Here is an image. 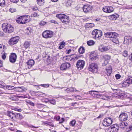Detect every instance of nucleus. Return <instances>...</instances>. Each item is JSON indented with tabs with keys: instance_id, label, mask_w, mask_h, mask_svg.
<instances>
[{
	"instance_id": "0eeeda50",
	"label": "nucleus",
	"mask_w": 132,
	"mask_h": 132,
	"mask_svg": "<svg viewBox=\"0 0 132 132\" xmlns=\"http://www.w3.org/2000/svg\"><path fill=\"white\" fill-rule=\"evenodd\" d=\"M118 35L116 32H113L111 37V40L113 43L117 44L119 43L118 38Z\"/></svg>"
},
{
	"instance_id": "79ce46f5",
	"label": "nucleus",
	"mask_w": 132,
	"mask_h": 132,
	"mask_svg": "<svg viewBox=\"0 0 132 132\" xmlns=\"http://www.w3.org/2000/svg\"><path fill=\"white\" fill-rule=\"evenodd\" d=\"M76 123V121L73 120L71 121L70 123V125L72 126H74Z\"/></svg>"
},
{
	"instance_id": "69168bd1",
	"label": "nucleus",
	"mask_w": 132,
	"mask_h": 132,
	"mask_svg": "<svg viewBox=\"0 0 132 132\" xmlns=\"http://www.w3.org/2000/svg\"><path fill=\"white\" fill-rule=\"evenodd\" d=\"M116 128H111V131H110L111 132V131H112V132H113V131L114 130H116Z\"/></svg>"
},
{
	"instance_id": "423d86ee",
	"label": "nucleus",
	"mask_w": 132,
	"mask_h": 132,
	"mask_svg": "<svg viewBox=\"0 0 132 132\" xmlns=\"http://www.w3.org/2000/svg\"><path fill=\"white\" fill-rule=\"evenodd\" d=\"M53 35V32L50 30L44 31L42 34L43 37L46 39H48L52 38Z\"/></svg>"
},
{
	"instance_id": "09e8293b",
	"label": "nucleus",
	"mask_w": 132,
	"mask_h": 132,
	"mask_svg": "<svg viewBox=\"0 0 132 132\" xmlns=\"http://www.w3.org/2000/svg\"><path fill=\"white\" fill-rule=\"evenodd\" d=\"M123 55L125 57L127 56L128 55L127 52L126 51H124L123 53Z\"/></svg>"
},
{
	"instance_id": "a211bd4d",
	"label": "nucleus",
	"mask_w": 132,
	"mask_h": 132,
	"mask_svg": "<svg viewBox=\"0 0 132 132\" xmlns=\"http://www.w3.org/2000/svg\"><path fill=\"white\" fill-rule=\"evenodd\" d=\"M16 55L15 53H12L10 56V60L11 62H14L16 61Z\"/></svg>"
},
{
	"instance_id": "7ed1b4c3",
	"label": "nucleus",
	"mask_w": 132,
	"mask_h": 132,
	"mask_svg": "<svg viewBox=\"0 0 132 132\" xmlns=\"http://www.w3.org/2000/svg\"><path fill=\"white\" fill-rule=\"evenodd\" d=\"M6 115L9 116L12 119H13L14 117L16 119L19 120H21L23 118V116L20 113H16L14 114L12 112L9 111H7L6 113Z\"/></svg>"
},
{
	"instance_id": "9b49d317",
	"label": "nucleus",
	"mask_w": 132,
	"mask_h": 132,
	"mask_svg": "<svg viewBox=\"0 0 132 132\" xmlns=\"http://www.w3.org/2000/svg\"><path fill=\"white\" fill-rule=\"evenodd\" d=\"M85 64V61L82 60H78L76 64V66L78 69L79 70L82 69Z\"/></svg>"
},
{
	"instance_id": "9d476101",
	"label": "nucleus",
	"mask_w": 132,
	"mask_h": 132,
	"mask_svg": "<svg viewBox=\"0 0 132 132\" xmlns=\"http://www.w3.org/2000/svg\"><path fill=\"white\" fill-rule=\"evenodd\" d=\"M110 49L109 46H104L102 45H100L98 47V50L102 52H104L108 51Z\"/></svg>"
},
{
	"instance_id": "6e6d98bb",
	"label": "nucleus",
	"mask_w": 132,
	"mask_h": 132,
	"mask_svg": "<svg viewBox=\"0 0 132 132\" xmlns=\"http://www.w3.org/2000/svg\"><path fill=\"white\" fill-rule=\"evenodd\" d=\"M10 1L11 2L16 3L18 2L19 0H10Z\"/></svg>"
},
{
	"instance_id": "774afa93",
	"label": "nucleus",
	"mask_w": 132,
	"mask_h": 132,
	"mask_svg": "<svg viewBox=\"0 0 132 132\" xmlns=\"http://www.w3.org/2000/svg\"><path fill=\"white\" fill-rule=\"evenodd\" d=\"M1 82H0V87L1 88H3L4 86V85L1 84Z\"/></svg>"
},
{
	"instance_id": "cd10ccee",
	"label": "nucleus",
	"mask_w": 132,
	"mask_h": 132,
	"mask_svg": "<svg viewBox=\"0 0 132 132\" xmlns=\"http://www.w3.org/2000/svg\"><path fill=\"white\" fill-rule=\"evenodd\" d=\"M113 32H107L104 34L105 36L106 37L111 38V36Z\"/></svg>"
},
{
	"instance_id": "864d4df0",
	"label": "nucleus",
	"mask_w": 132,
	"mask_h": 132,
	"mask_svg": "<svg viewBox=\"0 0 132 132\" xmlns=\"http://www.w3.org/2000/svg\"><path fill=\"white\" fill-rule=\"evenodd\" d=\"M60 117L59 116H58L57 117H54V118L55 119H56V120L57 121L59 120L60 119Z\"/></svg>"
},
{
	"instance_id": "f8f14e48",
	"label": "nucleus",
	"mask_w": 132,
	"mask_h": 132,
	"mask_svg": "<svg viewBox=\"0 0 132 132\" xmlns=\"http://www.w3.org/2000/svg\"><path fill=\"white\" fill-rule=\"evenodd\" d=\"M119 119L121 121H125L128 119V117L126 113H122L119 116Z\"/></svg>"
},
{
	"instance_id": "5701e85b",
	"label": "nucleus",
	"mask_w": 132,
	"mask_h": 132,
	"mask_svg": "<svg viewBox=\"0 0 132 132\" xmlns=\"http://www.w3.org/2000/svg\"><path fill=\"white\" fill-rule=\"evenodd\" d=\"M110 58V56L108 55H105L103 56L104 61H107L108 62H109Z\"/></svg>"
},
{
	"instance_id": "f03ea898",
	"label": "nucleus",
	"mask_w": 132,
	"mask_h": 132,
	"mask_svg": "<svg viewBox=\"0 0 132 132\" xmlns=\"http://www.w3.org/2000/svg\"><path fill=\"white\" fill-rule=\"evenodd\" d=\"M93 37L95 39H99L102 35V31L98 29L94 30L92 32Z\"/></svg>"
},
{
	"instance_id": "4c0bfd02",
	"label": "nucleus",
	"mask_w": 132,
	"mask_h": 132,
	"mask_svg": "<svg viewBox=\"0 0 132 132\" xmlns=\"http://www.w3.org/2000/svg\"><path fill=\"white\" fill-rule=\"evenodd\" d=\"M7 89L9 90H12L14 89V87L10 85H7L6 86Z\"/></svg>"
},
{
	"instance_id": "ddd939ff",
	"label": "nucleus",
	"mask_w": 132,
	"mask_h": 132,
	"mask_svg": "<svg viewBox=\"0 0 132 132\" xmlns=\"http://www.w3.org/2000/svg\"><path fill=\"white\" fill-rule=\"evenodd\" d=\"M92 6L89 5H85L82 7L84 12L85 13H88L91 11L92 9Z\"/></svg>"
},
{
	"instance_id": "1a4fd4ad",
	"label": "nucleus",
	"mask_w": 132,
	"mask_h": 132,
	"mask_svg": "<svg viewBox=\"0 0 132 132\" xmlns=\"http://www.w3.org/2000/svg\"><path fill=\"white\" fill-rule=\"evenodd\" d=\"M88 69L90 71L94 73H96L97 71V65L95 63H92L89 65Z\"/></svg>"
},
{
	"instance_id": "393cba45",
	"label": "nucleus",
	"mask_w": 132,
	"mask_h": 132,
	"mask_svg": "<svg viewBox=\"0 0 132 132\" xmlns=\"http://www.w3.org/2000/svg\"><path fill=\"white\" fill-rule=\"evenodd\" d=\"M75 89L74 88L71 87L70 88H68L67 89L65 90V91L68 93H69V92H74Z\"/></svg>"
},
{
	"instance_id": "2eb2a0df",
	"label": "nucleus",
	"mask_w": 132,
	"mask_h": 132,
	"mask_svg": "<svg viewBox=\"0 0 132 132\" xmlns=\"http://www.w3.org/2000/svg\"><path fill=\"white\" fill-rule=\"evenodd\" d=\"M22 24L27 23L30 21V16L28 15L21 16Z\"/></svg>"
},
{
	"instance_id": "680f3d73",
	"label": "nucleus",
	"mask_w": 132,
	"mask_h": 132,
	"mask_svg": "<svg viewBox=\"0 0 132 132\" xmlns=\"http://www.w3.org/2000/svg\"><path fill=\"white\" fill-rule=\"evenodd\" d=\"M71 49H70L68 50H67L66 51L67 53V54H69L70 52H71Z\"/></svg>"
},
{
	"instance_id": "e433bc0d",
	"label": "nucleus",
	"mask_w": 132,
	"mask_h": 132,
	"mask_svg": "<svg viewBox=\"0 0 132 132\" xmlns=\"http://www.w3.org/2000/svg\"><path fill=\"white\" fill-rule=\"evenodd\" d=\"M1 54H2V59L5 60L6 57V55H7V54L5 52V51L2 52Z\"/></svg>"
},
{
	"instance_id": "c756f323",
	"label": "nucleus",
	"mask_w": 132,
	"mask_h": 132,
	"mask_svg": "<svg viewBox=\"0 0 132 132\" xmlns=\"http://www.w3.org/2000/svg\"><path fill=\"white\" fill-rule=\"evenodd\" d=\"M72 1L71 0H68L66 2V5L67 6H71L72 4Z\"/></svg>"
},
{
	"instance_id": "a878e982",
	"label": "nucleus",
	"mask_w": 132,
	"mask_h": 132,
	"mask_svg": "<svg viewBox=\"0 0 132 132\" xmlns=\"http://www.w3.org/2000/svg\"><path fill=\"white\" fill-rule=\"evenodd\" d=\"M93 94L95 97L99 98L101 96L99 94L98 92V91H95V92H94Z\"/></svg>"
},
{
	"instance_id": "58836bf2",
	"label": "nucleus",
	"mask_w": 132,
	"mask_h": 132,
	"mask_svg": "<svg viewBox=\"0 0 132 132\" xmlns=\"http://www.w3.org/2000/svg\"><path fill=\"white\" fill-rule=\"evenodd\" d=\"M117 16L115 15H112L110 16V18L112 20H116L117 18Z\"/></svg>"
},
{
	"instance_id": "4468645a",
	"label": "nucleus",
	"mask_w": 132,
	"mask_h": 132,
	"mask_svg": "<svg viewBox=\"0 0 132 132\" xmlns=\"http://www.w3.org/2000/svg\"><path fill=\"white\" fill-rule=\"evenodd\" d=\"M70 66V63L66 62L62 64L60 67V69L61 70H65L68 68Z\"/></svg>"
},
{
	"instance_id": "72a5a7b5",
	"label": "nucleus",
	"mask_w": 132,
	"mask_h": 132,
	"mask_svg": "<svg viewBox=\"0 0 132 132\" xmlns=\"http://www.w3.org/2000/svg\"><path fill=\"white\" fill-rule=\"evenodd\" d=\"M94 26V25L93 23H87L86 25V26L87 27L92 28Z\"/></svg>"
},
{
	"instance_id": "dca6fc26",
	"label": "nucleus",
	"mask_w": 132,
	"mask_h": 132,
	"mask_svg": "<svg viewBox=\"0 0 132 132\" xmlns=\"http://www.w3.org/2000/svg\"><path fill=\"white\" fill-rule=\"evenodd\" d=\"M103 10L105 12L110 13L113 11V9L111 6H106L103 8Z\"/></svg>"
},
{
	"instance_id": "c85d7f7f",
	"label": "nucleus",
	"mask_w": 132,
	"mask_h": 132,
	"mask_svg": "<svg viewBox=\"0 0 132 132\" xmlns=\"http://www.w3.org/2000/svg\"><path fill=\"white\" fill-rule=\"evenodd\" d=\"M126 80L130 84H132V77L129 76L127 79Z\"/></svg>"
},
{
	"instance_id": "2f4dec72",
	"label": "nucleus",
	"mask_w": 132,
	"mask_h": 132,
	"mask_svg": "<svg viewBox=\"0 0 132 132\" xmlns=\"http://www.w3.org/2000/svg\"><path fill=\"white\" fill-rule=\"evenodd\" d=\"M9 11L11 13H12L16 11V9L13 7H11L9 9Z\"/></svg>"
},
{
	"instance_id": "603ef678",
	"label": "nucleus",
	"mask_w": 132,
	"mask_h": 132,
	"mask_svg": "<svg viewBox=\"0 0 132 132\" xmlns=\"http://www.w3.org/2000/svg\"><path fill=\"white\" fill-rule=\"evenodd\" d=\"M38 14L36 13H34L33 14H31V17H36L38 16Z\"/></svg>"
},
{
	"instance_id": "8fccbe9b",
	"label": "nucleus",
	"mask_w": 132,
	"mask_h": 132,
	"mask_svg": "<svg viewBox=\"0 0 132 132\" xmlns=\"http://www.w3.org/2000/svg\"><path fill=\"white\" fill-rule=\"evenodd\" d=\"M95 91L93 90H91L87 93V94H90L92 96H94V95L93 94L94 92H95Z\"/></svg>"
},
{
	"instance_id": "e2e57ef3",
	"label": "nucleus",
	"mask_w": 132,
	"mask_h": 132,
	"mask_svg": "<svg viewBox=\"0 0 132 132\" xmlns=\"http://www.w3.org/2000/svg\"><path fill=\"white\" fill-rule=\"evenodd\" d=\"M129 59L130 60L132 61V53L129 56Z\"/></svg>"
},
{
	"instance_id": "412c9836",
	"label": "nucleus",
	"mask_w": 132,
	"mask_h": 132,
	"mask_svg": "<svg viewBox=\"0 0 132 132\" xmlns=\"http://www.w3.org/2000/svg\"><path fill=\"white\" fill-rule=\"evenodd\" d=\"M30 45V44L29 42L28 41H26L23 45V46L24 47L27 49L29 47Z\"/></svg>"
},
{
	"instance_id": "6e6552de",
	"label": "nucleus",
	"mask_w": 132,
	"mask_h": 132,
	"mask_svg": "<svg viewBox=\"0 0 132 132\" xmlns=\"http://www.w3.org/2000/svg\"><path fill=\"white\" fill-rule=\"evenodd\" d=\"M112 122L111 118L110 117L106 118L104 119L103 125L105 127L108 126L110 125Z\"/></svg>"
},
{
	"instance_id": "c9c22d12",
	"label": "nucleus",
	"mask_w": 132,
	"mask_h": 132,
	"mask_svg": "<svg viewBox=\"0 0 132 132\" xmlns=\"http://www.w3.org/2000/svg\"><path fill=\"white\" fill-rule=\"evenodd\" d=\"M16 22L18 23L22 24V20L21 19V16H20L17 19Z\"/></svg>"
},
{
	"instance_id": "b1692460",
	"label": "nucleus",
	"mask_w": 132,
	"mask_h": 132,
	"mask_svg": "<svg viewBox=\"0 0 132 132\" xmlns=\"http://www.w3.org/2000/svg\"><path fill=\"white\" fill-rule=\"evenodd\" d=\"M5 49H6V47L4 45L0 44V53L4 51Z\"/></svg>"
},
{
	"instance_id": "4d7b16f0",
	"label": "nucleus",
	"mask_w": 132,
	"mask_h": 132,
	"mask_svg": "<svg viewBox=\"0 0 132 132\" xmlns=\"http://www.w3.org/2000/svg\"><path fill=\"white\" fill-rule=\"evenodd\" d=\"M41 85L43 87H48L49 86L48 85L46 84H42Z\"/></svg>"
},
{
	"instance_id": "4be33fe9",
	"label": "nucleus",
	"mask_w": 132,
	"mask_h": 132,
	"mask_svg": "<svg viewBox=\"0 0 132 132\" xmlns=\"http://www.w3.org/2000/svg\"><path fill=\"white\" fill-rule=\"evenodd\" d=\"M129 85V84L128 83V82L126 80L124 81L123 83H122V86L124 87H127Z\"/></svg>"
},
{
	"instance_id": "39448f33",
	"label": "nucleus",
	"mask_w": 132,
	"mask_h": 132,
	"mask_svg": "<svg viewBox=\"0 0 132 132\" xmlns=\"http://www.w3.org/2000/svg\"><path fill=\"white\" fill-rule=\"evenodd\" d=\"M78 58V57L76 55L74 54L63 57V61L66 62L68 61L69 60H75L77 59Z\"/></svg>"
},
{
	"instance_id": "7c9ffc66",
	"label": "nucleus",
	"mask_w": 132,
	"mask_h": 132,
	"mask_svg": "<svg viewBox=\"0 0 132 132\" xmlns=\"http://www.w3.org/2000/svg\"><path fill=\"white\" fill-rule=\"evenodd\" d=\"M65 44V43L64 42H62L60 43V45L59 47V48L60 49L63 48Z\"/></svg>"
},
{
	"instance_id": "6ab92c4d",
	"label": "nucleus",
	"mask_w": 132,
	"mask_h": 132,
	"mask_svg": "<svg viewBox=\"0 0 132 132\" xmlns=\"http://www.w3.org/2000/svg\"><path fill=\"white\" fill-rule=\"evenodd\" d=\"M69 19V17L64 14L61 20L63 23H66V22H68Z\"/></svg>"
},
{
	"instance_id": "37998d69",
	"label": "nucleus",
	"mask_w": 132,
	"mask_h": 132,
	"mask_svg": "<svg viewBox=\"0 0 132 132\" xmlns=\"http://www.w3.org/2000/svg\"><path fill=\"white\" fill-rule=\"evenodd\" d=\"M120 98L121 99H123L125 97H126L127 95H126L124 94L123 93L121 94H119V95Z\"/></svg>"
},
{
	"instance_id": "49530a36",
	"label": "nucleus",
	"mask_w": 132,
	"mask_h": 132,
	"mask_svg": "<svg viewBox=\"0 0 132 132\" xmlns=\"http://www.w3.org/2000/svg\"><path fill=\"white\" fill-rule=\"evenodd\" d=\"M47 22L43 21H42L39 23V24L41 26H44L46 24Z\"/></svg>"
},
{
	"instance_id": "bb28decb",
	"label": "nucleus",
	"mask_w": 132,
	"mask_h": 132,
	"mask_svg": "<svg viewBox=\"0 0 132 132\" xmlns=\"http://www.w3.org/2000/svg\"><path fill=\"white\" fill-rule=\"evenodd\" d=\"M79 52L81 54L85 52V49L83 47H80L79 49Z\"/></svg>"
},
{
	"instance_id": "0e129e2a",
	"label": "nucleus",
	"mask_w": 132,
	"mask_h": 132,
	"mask_svg": "<svg viewBox=\"0 0 132 132\" xmlns=\"http://www.w3.org/2000/svg\"><path fill=\"white\" fill-rule=\"evenodd\" d=\"M44 123L45 124L48 125H51L50 124H51V123L50 122L47 121L45 122Z\"/></svg>"
},
{
	"instance_id": "3c124183",
	"label": "nucleus",
	"mask_w": 132,
	"mask_h": 132,
	"mask_svg": "<svg viewBox=\"0 0 132 132\" xmlns=\"http://www.w3.org/2000/svg\"><path fill=\"white\" fill-rule=\"evenodd\" d=\"M115 77L117 79H118L120 78L121 77V76L119 74H117L116 75Z\"/></svg>"
},
{
	"instance_id": "ea45409f",
	"label": "nucleus",
	"mask_w": 132,
	"mask_h": 132,
	"mask_svg": "<svg viewBox=\"0 0 132 132\" xmlns=\"http://www.w3.org/2000/svg\"><path fill=\"white\" fill-rule=\"evenodd\" d=\"M64 15V14H60L57 15L56 16L61 20V19H62Z\"/></svg>"
},
{
	"instance_id": "13d9d810",
	"label": "nucleus",
	"mask_w": 132,
	"mask_h": 132,
	"mask_svg": "<svg viewBox=\"0 0 132 132\" xmlns=\"http://www.w3.org/2000/svg\"><path fill=\"white\" fill-rule=\"evenodd\" d=\"M64 121V119L63 118H61V120L59 122L60 123H62Z\"/></svg>"
},
{
	"instance_id": "bf43d9fd",
	"label": "nucleus",
	"mask_w": 132,
	"mask_h": 132,
	"mask_svg": "<svg viewBox=\"0 0 132 132\" xmlns=\"http://www.w3.org/2000/svg\"><path fill=\"white\" fill-rule=\"evenodd\" d=\"M126 130L127 132L130 131L131 130L130 129V128H129V126L126 128Z\"/></svg>"
},
{
	"instance_id": "de8ad7c7",
	"label": "nucleus",
	"mask_w": 132,
	"mask_h": 132,
	"mask_svg": "<svg viewBox=\"0 0 132 132\" xmlns=\"http://www.w3.org/2000/svg\"><path fill=\"white\" fill-rule=\"evenodd\" d=\"M50 103L53 105H55L56 104V102L55 100H50L49 101Z\"/></svg>"
},
{
	"instance_id": "052dcab7",
	"label": "nucleus",
	"mask_w": 132,
	"mask_h": 132,
	"mask_svg": "<svg viewBox=\"0 0 132 132\" xmlns=\"http://www.w3.org/2000/svg\"><path fill=\"white\" fill-rule=\"evenodd\" d=\"M29 104L32 106H34V103H33L31 102H29Z\"/></svg>"
},
{
	"instance_id": "338daca9",
	"label": "nucleus",
	"mask_w": 132,
	"mask_h": 132,
	"mask_svg": "<svg viewBox=\"0 0 132 132\" xmlns=\"http://www.w3.org/2000/svg\"><path fill=\"white\" fill-rule=\"evenodd\" d=\"M75 97L76 98H77V97H78V98L79 100H81V98H80V96H79V95H77V96H75Z\"/></svg>"
},
{
	"instance_id": "5fc2aeb1",
	"label": "nucleus",
	"mask_w": 132,
	"mask_h": 132,
	"mask_svg": "<svg viewBox=\"0 0 132 132\" xmlns=\"http://www.w3.org/2000/svg\"><path fill=\"white\" fill-rule=\"evenodd\" d=\"M38 8L36 6H34L32 8V9L34 11L37 10H38Z\"/></svg>"
},
{
	"instance_id": "a18cd8bd",
	"label": "nucleus",
	"mask_w": 132,
	"mask_h": 132,
	"mask_svg": "<svg viewBox=\"0 0 132 132\" xmlns=\"http://www.w3.org/2000/svg\"><path fill=\"white\" fill-rule=\"evenodd\" d=\"M37 2L38 4L40 3L41 4V5L43 4V3L44 2V0H37Z\"/></svg>"
},
{
	"instance_id": "473e14b6",
	"label": "nucleus",
	"mask_w": 132,
	"mask_h": 132,
	"mask_svg": "<svg viewBox=\"0 0 132 132\" xmlns=\"http://www.w3.org/2000/svg\"><path fill=\"white\" fill-rule=\"evenodd\" d=\"M87 44L89 46H91L95 44L94 42L92 40H90L87 42Z\"/></svg>"
},
{
	"instance_id": "f257e3e1",
	"label": "nucleus",
	"mask_w": 132,
	"mask_h": 132,
	"mask_svg": "<svg viewBox=\"0 0 132 132\" xmlns=\"http://www.w3.org/2000/svg\"><path fill=\"white\" fill-rule=\"evenodd\" d=\"M2 28L4 31L7 33H11L14 30L13 27L11 24L7 23L3 24Z\"/></svg>"
},
{
	"instance_id": "c03bdc74",
	"label": "nucleus",
	"mask_w": 132,
	"mask_h": 132,
	"mask_svg": "<svg viewBox=\"0 0 132 132\" xmlns=\"http://www.w3.org/2000/svg\"><path fill=\"white\" fill-rule=\"evenodd\" d=\"M5 1L4 0H0V6H4L5 5Z\"/></svg>"
},
{
	"instance_id": "f3484780",
	"label": "nucleus",
	"mask_w": 132,
	"mask_h": 132,
	"mask_svg": "<svg viewBox=\"0 0 132 132\" xmlns=\"http://www.w3.org/2000/svg\"><path fill=\"white\" fill-rule=\"evenodd\" d=\"M18 39L16 37H13L11 38L9 41V44L11 45L16 44L18 41Z\"/></svg>"
},
{
	"instance_id": "a19ab883",
	"label": "nucleus",
	"mask_w": 132,
	"mask_h": 132,
	"mask_svg": "<svg viewBox=\"0 0 132 132\" xmlns=\"http://www.w3.org/2000/svg\"><path fill=\"white\" fill-rule=\"evenodd\" d=\"M26 30V31L27 33V34L28 35H29V34H30L31 31V29L30 27L27 28Z\"/></svg>"
},
{
	"instance_id": "f704fd0d",
	"label": "nucleus",
	"mask_w": 132,
	"mask_h": 132,
	"mask_svg": "<svg viewBox=\"0 0 132 132\" xmlns=\"http://www.w3.org/2000/svg\"><path fill=\"white\" fill-rule=\"evenodd\" d=\"M90 59L92 60H96V58L97 57V56H94L92 54H91L90 55Z\"/></svg>"
},
{
	"instance_id": "aec40b11",
	"label": "nucleus",
	"mask_w": 132,
	"mask_h": 132,
	"mask_svg": "<svg viewBox=\"0 0 132 132\" xmlns=\"http://www.w3.org/2000/svg\"><path fill=\"white\" fill-rule=\"evenodd\" d=\"M27 64L28 65V68L30 69L31 67H32L34 64V60H29L27 62Z\"/></svg>"
},
{
	"instance_id": "20e7f679",
	"label": "nucleus",
	"mask_w": 132,
	"mask_h": 132,
	"mask_svg": "<svg viewBox=\"0 0 132 132\" xmlns=\"http://www.w3.org/2000/svg\"><path fill=\"white\" fill-rule=\"evenodd\" d=\"M103 66H107V67L106 68V72L107 75L108 76H110L112 72V68L108 64V62L107 61H104L103 63H102Z\"/></svg>"
}]
</instances>
